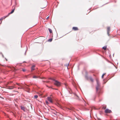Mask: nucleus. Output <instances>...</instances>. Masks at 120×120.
<instances>
[{
    "label": "nucleus",
    "instance_id": "nucleus-12",
    "mask_svg": "<svg viewBox=\"0 0 120 120\" xmlns=\"http://www.w3.org/2000/svg\"><path fill=\"white\" fill-rule=\"evenodd\" d=\"M12 69L13 71H15L16 70V69L14 67L12 68Z\"/></svg>",
    "mask_w": 120,
    "mask_h": 120
},
{
    "label": "nucleus",
    "instance_id": "nucleus-28",
    "mask_svg": "<svg viewBox=\"0 0 120 120\" xmlns=\"http://www.w3.org/2000/svg\"><path fill=\"white\" fill-rule=\"evenodd\" d=\"M13 87H11V88H10V89H13Z\"/></svg>",
    "mask_w": 120,
    "mask_h": 120
},
{
    "label": "nucleus",
    "instance_id": "nucleus-19",
    "mask_svg": "<svg viewBox=\"0 0 120 120\" xmlns=\"http://www.w3.org/2000/svg\"><path fill=\"white\" fill-rule=\"evenodd\" d=\"M45 102L46 104L47 105H48L49 104V103L47 101H46Z\"/></svg>",
    "mask_w": 120,
    "mask_h": 120
},
{
    "label": "nucleus",
    "instance_id": "nucleus-31",
    "mask_svg": "<svg viewBox=\"0 0 120 120\" xmlns=\"http://www.w3.org/2000/svg\"><path fill=\"white\" fill-rule=\"evenodd\" d=\"M45 8V7H42V8Z\"/></svg>",
    "mask_w": 120,
    "mask_h": 120
},
{
    "label": "nucleus",
    "instance_id": "nucleus-24",
    "mask_svg": "<svg viewBox=\"0 0 120 120\" xmlns=\"http://www.w3.org/2000/svg\"><path fill=\"white\" fill-rule=\"evenodd\" d=\"M49 31L50 33H52V30H49Z\"/></svg>",
    "mask_w": 120,
    "mask_h": 120
},
{
    "label": "nucleus",
    "instance_id": "nucleus-29",
    "mask_svg": "<svg viewBox=\"0 0 120 120\" xmlns=\"http://www.w3.org/2000/svg\"><path fill=\"white\" fill-rule=\"evenodd\" d=\"M49 17H48L47 18V19H48V18H49Z\"/></svg>",
    "mask_w": 120,
    "mask_h": 120
},
{
    "label": "nucleus",
    "instance_id": "nucleus-11",
    "mask_svg": "<svg viewBox=\"0 0 120 120\" xmlns=\"http://www.w3.org/2000/svg\"><path fill=\"white\" fill-rule=\"evenodd\" d=\"M107 47L106 46H105L103 47L102 48L104 50H105L106 49Z\"/></svg>",
    "mask_w": 120,
    "mask_h": 120
},
{
    "label": "nucleus",
    "instance_id": "nucleus-9",
    "mask_svg": "<svg viewBox=\"0 0 120 120\" xmlns=\"http://www.w3.org/2000/svg\"><path fill=\"white\" fill-rule=\"evenodd\" d=\"M8 16H8V15L7 16H4V17H2L1 18V19L2 20L4 19H5V18H6L7 17H8Z\"/></svg>",
    "mask_w": 120,
    "mask_h": 120
},
{
    "label": "nucleus",
    "instance_id": "nucleus-5",
    "mask_svg": "<svg viewBox=\"0 0 120 120\" xmlns=\"http://www.w3.org/2000/svg\"><path fill=\"white\" fill-rule=\"evenodd\" d=\"M105 112L106 113H110L112 112V111L108 109H106L105 110Z\"/></svg>",
    "mask_w": 120,
    "mask_h": 120
},
{
    "label": "nucleus",
    "instance_id": "nucleus-32",
    "mask_svg": "<svg viewBox=\"0 0 120 120\" xmlns=\"http://www.w3.org/2000/svg\"><path fill=\"white\" fill-rule=\"evenodd\" d=\"M2 20V19H0V20Z\"/></svg>",
    "mask_w": 120,
    "mask_h": 120
},
{
    "label": "nucleus",
    "instance_id": "nucleus-16",
    "mask_svg": "<svg viewBox=\"0 0 120 120\" xmlns=\"http://www.w3.org/2000/svg\"><path fill=\"white\" fill-rule=\"evenodd\" d=\"M22 70L23 72H25L26 71V70L24 69H22Z\"/></svg>",
    "mask_w": 120,
    "mask_h": 120
},
{
    "label": "nucleus",
    "instance_id": "nucleus-2",
    "mask_svg": "<svg viewBox=\"0 0 120 120\" xmlns=\"http://www.w3.org/2000/svg\"><path fill=\"white\" fill-rule=\"evenodd\" d=\"M53 97L52 95H50L49 97H47V99L51 103H52L53 101L52 100V98Z\"/></svg>",
    "mask_w": 120,
    "mask_h": 120
},
{
    "label": "nucleus",
    "instance_id": "nucleus-18",
    "mask_svg": "<svg viewBox=\"0 0 120 120\" xmlns=\"http://www.w3.org/2000/svg\"><path fill=\"white\" fill-rule=\"evenodd\" d=\"M38 78V77L37 76H34L33 77V78Z\"/></svg>",
    "mask_w": 120,
    "mask_h": 120
},
{
    "label": "nucleus",
    "instance_id": "nucleus-23",
    "mask_svg": "<svg viewBox=\"0 0 120 120\" xmlns=\"http://www.w3.org/2000/svg\"><path fill=\"white\" fill-rule=\"evenodd\" d=\"M70 109L71 110H73V109L72 108H71L70 109Z\"/></svg>",
    "mask_w": 120,
    "mask_h": 120
},
{
    "label": "nucleus",
    "instance_id": "nucleus-6",
    "mask_svg": "<svg viewBox=\"0 0 120 120\" xmlns=\"http://www.w3.org/2000/svg\"><path fill=\"white\" fill-rule=\"evenodd\" d=\"M35 66V65H33L31 68V71H34V68Z\"/></svg>",
    "mask_w": 120,
    "mask_h": 120
},
{
    "label": "nucleus",
    "instance_id": "nucleus-30",
    "mask_svg": "<svg viewBox=\"0 0 120 120\" xmlns=\"http://www.w3.org/2000/svg\"><path fill=\"white\" fill-rule=\"evenodd\" d=\"M5 60H6V61H7L8 60L6 58H5Z\"/></svg>",
    "mask_w": 120,
    "mask_h": 120
},
{
    "label": "nucleus",
    "instance_id": "nucleus-27",
    "mask_svg": "<svg viewBox=\"0 0 120 120\" xmlns=\"http://www.w3.org/2000/svg\"><path fill=\"white\" fill-rule=\"evenodd\" d=\"M22 88H19H19H18V89H22Z\"/></svg>",
    "mask_w": 120,
    "mask_h": 120
},
{
    "label": "nucleus",
    "instance_id": "nucleus-34",
    "mask_svg": "<svg viewBox=\"0 0 120 120\" xmlns=\"http://www.w3.org/2000/svg\"><path fill=\"white\" fill-rule=\"evenodd\" d=\"M48 82L47 81V82Z\"/></svg>",
    "mask_w": 120,
    "mask_h": 120
},
{
    "label": "nucleus",
    "instance_id": "nucleus-21",
    "mask_svg": "<svg viewBox=\"0 0 120 120\" xmlns=\"http://www.w3.org/2000/svg\"><path fill=\"white\" fill-rule=\"evenodd\" d=\"M90 80L92 82H93V79H92V78H90Z\"/></svg>",
    "mask_w": 120,
    "mask_h": 120
},
{
    "label": "nucleus",
    "instance_id": "nucleus-25",
    "mask_svg": "<svg viewBox=\"0 0 120 120\" xmlns=\"http://www.w3.org/2000/svg\"><path fill=\"white\" fill-rule=\"evenodd\" d=\"M109 30H108V31H107V33H108V35H109Z\"/></svg>",
    "mask_w": 120,
    "mask_h": 120
},
{
    "label": "nucleus",
    "instance_id": "nucleus-13",
    "mask_svg": "<svg viewBox=\"0 0 120 120\" xmlns=\"http://www.w3.org/2000/svg\"><path fill=\"white\" fill-rule=\"evenodd\" d=\"M38 96L37 95H36L34 96V97L36 98H38Z\"/></svg>",
    "mask_w": 120,
    "mask_h": 120
},
{
    "label": "nucleus",
    "instance_id": "nucleus-3",
    "mask_svg": "<svg viewBox=\"0 0 120 120\" xmlns=\"http://www.w3.org/2000/svg\"><path fill=\"white\" fill-rule=\"evenodd\" d=\"M96 81L97 82V85L96 86V90L97 91H98L99 89L100 86V84L98 80H97Z\"/></svg>",
    "mask_w": 120,
    "mask_h": 120
},
{
    "label": "nucleus",
    "instance_id": "nucleus-33",
    "mask_svg": "<svg viewBox=\"0 0 120 120\" xmlns=\"http://www.w3.org/2000/svg\"><path fill=\"white\" fill-rule=\"evenodd\" d=\"M49 30H51V29H49Z\"/></svg>",
    "mask_w": 120,
    "mask_h": 120
},
{
    "label": "nucleus",
    "instance_id": "nucleus-10",
    "mask_svg": "<svg viewBox=\"0 0 120 120\" xmlns=\"http://www.w3.org/2000/svg\"><path fill=\"white\" fill-rule=\"evenodd\" d=\"M75 98L79 100V97L76 94H75Z\"/></svg>",
    "mask_w": 120,
    "mask_h": 120
},
{
    "label": "nucleus",
    "instance_id": "nucleus-15",
    "mask_svg": "<svg viewBox=\"0 0 120 120\" xmlns=\"http://www.w3.org/2000/svg\"><path fill=\"white\" fill-rule=\"evenodd\" d=\"M16 84L18 86H22H22H21V85L19 83H16Z\"/></svg>",
    "mask_w": 120,
    "mask_h": 120
},
{
    "label": "nucleus",
    "instance_id": "nucleus-26",
    "mask_svg": "<svg viewBox=\"0 0 120 120\" xmlns=\"http://www.w3.org/2000/svg\"><path fill=\"white\" fill-rule=\"evenodd\" d=\"M57 105H60V104L58 103H57Z\"/></svg>",
    "mask_w": 120,
    "mask_h": 120
},
{
    "label": "nucleus",
    "instance_id": "nucleus-1",
    "mask_svg": "<svg viewBox=\"0 0 120 120\" xmlns=\"http://www.w3.org/2000/svg\"><path fill=\"white\" fill-rule=\"evenodd\" d=\"M50 79L54 81V84L56 86H60L61 84L60 82L55 80L54 79L52 78H51Z\"/></svg>",
    "mask_w": 120,
    "mask_h": 120
},
{
    "label": "nucleus",
    "instance_id": "nucleus-35",
    "mask_svg": "<svg viewBox=\"0 0 120 120\" xmlns=\"http://www.w3.org/2000/svg\"><path fill=\"white\" fill-rule=\"evenodd\" d=\"M28 88V89H29V88Z\"/></svg>",
    "mask_w": 120,
    "mask_h": 120
},
{
    "label": "nucleus",
    "instance_id": "nucleus-4",
    "mask_svg": "<svg viewBox=\"0 0 120 120\" xmlns=\"http://www.w3.org/2000/svg\"><path fill=\"white\" fill-rule=\"evenodd\" d=\"M13 9L12 10V11H11L10 13H9L8 14V16H9L10 14L14 12V11L15 9V6H13Z\"/></svg>",
    "mask_w": 120,
    "mask_h": 120
},
{
    "label": "nucleus",
    "instance_id": "nucleus-7",
    "mask_svg": "<svg viewBox=\"0 0 120 120\" xmlns=\"http://www.w3.org/2000/svg\"><path fill=\"white\" fill-rule=\"evenodd\" d=\"M21 109L22 110H23L24 111H25V109L24 107L23 106H21Z\"/></svg>",
    "mask_w": 120,
    "mask_h": 120
},
{
    "label": "nucleus",
    "instance_id": "nucleus-8",
    "mask_svg": "<svg viewBox=\"0 0 120 120\" xmlns=\"http://www.w3.org/2000/svg\"><path fill=\"white\" fill-rule=\"evenodd\" d=\"M72 29L74 30H78V29L77 27H73Z\"/></svg>",
    "mask_w": 120,
    "mask_h": 120
},
{
    "label": "nucleus",
    "instance_id": "nucleus-22",
    "mask_svg": "<svg viewBox=\"0 0 120 120\" xmlns=\"http://www.w3.org/2000/svg\"><path fill=\"white\" fill-rule=\"evenodd\" d=\"M106 108V107H102V109H105Z\"/></svg>",
    "mask_w": 120,
    "mask_h": 120
},
{
    "label": "nucleus",
    "instance_id": "nucleus-17",
    "mask_svg": "<svg viewBox=\"0 0 120 120\" xmlns=\"http://www.w3.org/2000/svg\"><path fill=\"white\" fill-rule=\"evenodd\" d=\"M105 74H103L102 75V76L101 77L102 78H103L104 76L105 75Z\"/></svg>",
    "mask_w": 120,
    "mask_h": 120
},
{
    "label": "nucleus",
    "instance_id": "nucleus-14",
    "mask_svg": "<svg viewBox=\"0 0 120 120\" xmlns=\"http://www.w3.org/2000/svg\"><path fill=\"white\" fill-rule=\"evenodd\" d=\"M52 40V39H49L48 40V41L49 42H51Z\"/></svg>",
    "mask_w": 120,
    "mask_h": 120
},
{
    "label": "nucleus",
    "instance_id": "nucleus-20",
    "mask_svg": "<svg viewBox=\"0 0 120 120\" xmlns=\"http://www.w3.org/2000/svg\"><path fill=\"white\" fill-rule=\"evenodd\" d=\"M107 30H109L110 29V28L109 27H108L107 28Z\"/></svg>",
    "mask_w": 120,
    "mask_h": 120
}]
</instances>
